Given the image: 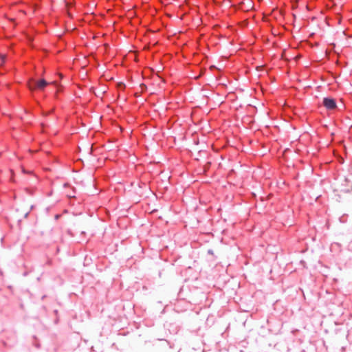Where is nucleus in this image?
Here are the masks:
<instances>
[{"label":"nucleus","instance_id":"2","mask_svg":"<svg viewBox=\"0 0 352 352\" xmlns=\"http://www.w3.org/2000/svg\"><path fill=\"white\" fill-rule=\"evenodd\" d=\"M323 105L329 110H333L336 108V100L330 98H324L323 100Z\"/></svg>","mask_w":352,"mask_h":352},{"label":"nucleus","instance_id":"1","mask_svg":"<svg viewBox=\"0 0 352 352\" xmlns=\"http://www.w3.org/2000/svg\"><path fill=\"white\" fill-rule=\"evenodd\" d=\"M48 83L45 80H31L28 82V87L30 90H43Z\"/></svg>","mask_w":352,"mask_h":352},{"label":"nucleus","instance_id":"3","mask_svg":"<svg viewBox=\"0 0 352 352\" xmlns=\"http://www.w3.org/2000/svg\"><path fill=\"white\" fill-rule=\"evenodd\" d=\"M6 59V56L4 54H0V65H2Z\"/></svg>","mask_w":352,"mask_h":352}]
</instances>
